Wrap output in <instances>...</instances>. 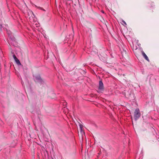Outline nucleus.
Wrapping results in <instances>:
<instances>
[{
    "label": "nucleus",
    "mask_w": 159,
    "mask_h": 159,
    "mask_svg": "<svg viewBox=\"0 0 159 159\" xmlns=\"http://www.w3.org/2000/svg\"><path fill=\"white\" fill-rule=\"evenodd\" d=\"M34 81L36 83L41 84H43L44 82L41 79L39 75H37L34 76Z\"/></svg>",
    "instance_id": "f257e3e1"
},
{
    "label": "nucleus",
    "mask_w": 159,
    "mask_h": 159,
    "mask_svg": "<svg viewBox=\"0 0 159 159\" xmlns=\"http://www.w3.org/2000/svg\"><path fill=\"white\" fill-rule=\"evenodd\" d=\"M141 114L139 108L136 109L134 113V117L135 120H137L140 117Z\"/></svg>",
    "instance_id": "f03ea898"
},
{
    "label": "nucleus",
    "mask_w": 159,
    "mask_h": 159,
    "mask_svg": "<svg viewBox=\"0 0 159 159\" xmlns=\"http://www.w3.org/2000/svg\"><path fill=\"white\" fill-rule=\"evenodd\" d=\"M104 88L103 83L102 80L99 81V85L98 87V93H102V91L104 90Z\"/></svg>",
    "instance_id": "7ed1b4c3"
},
{
    "label": "nucleus",
    "mask_w": 159,
    "mask_h": 159,
    "mask_svg": "<svg viewBox=\"0 0 159 159\" xmlns=\"http://www.w3.org/2000/svg\"><path fill=\"white\" fill-rule=\"evenodd\" d=\"M30 21L31 23H36V18L34 14L33 15V16H30L29 18ZM33 24H34V23H33Z\"/></svg>",
    "instance_id": "20e7f679"
},
{
    "label": "nucleus",
    "mask_w": 159,
    "mask_h": 159,
    "mask_svg": "<svg viewBox=\"0 0 159 159\" xmlns=\"http://www.w3.org/2000/svg\"><path fill=\"white\" fill-rule=\"evenodd\" d=\"M13 57L16 63L18 65H21L19 60H18V58H17L15 54L13 55Z\"/></svg>",
    "instance_id": "39448f33"
},
{
    "label": "nucleus",
    "mask_w": 159,
    "mask_h": 159,
    "mask_svg": "<svg viewBox=\"0 0 159 159\" xmlns=\"http://www.w3.org/2000/svg\"><path fill=\"white\" fill-rule=\"evenodd\" d=\"M142 55L143 57L147 61H149V59L147 57V56L145 54V53L143 51H142Z\"/></svg>",
    "instance_id": "423d86ee"
},
{
    "label": "nucleus",
    "mask_w": 159,
    "mask_h": 159,
    "mask_svg": "<svg viewBox=\"0 0 159 159\" xmlns=\"http://www.w3.org/2000/svg\"><path fill=\"white\" fill-rule=\"evenodd\" d=\"M28 17L29 18L30 16H33L34 15L33 12L30 10H29L27 12Z\"/></svg>",
    "instance_id": "0eeeda50"
},
{
    "label": "nucleus",
    "mask_w": 159,
    "mask_h": 159,
    "mask_svg": "<svg viewBox=\"0 0 159 159\" xmlns=\"http://www.w3.org/2000/svg\"><path fill=\"white\" fill-rule=\"evenodd\" d=\"M122 22L125 25H126V22L124 20H122Z\"/></svg>",
    "instance_id": "6e6552de"
},
{
    "label": "nucleus",
    "mask_w": 159,
    "mask_h": 159,
    "mask_svg": "<svg viewBox=\"0 0 159 159\" xmlns=\"http://www.w3.org/2000/svg\"><path fill=\"white\" fill-rule=\"evenodd\" d=\"M35 26L37 27H38V26H39V24H38V25L37 24V23H36L35 24Z\"/></svg>",
    "instance_id": "1a4fd4ad"
},
{
    "label": "nucleus",
    "mask_w": 159,
    "mask_h": 159,
    "mask_svg": "<svg viewBox=\"0 0 159 159\" xmlns=\"http://www.w3.org/2000/svg\"><path fill=\"white\" fill-rule=\"evenodd\" d=\"M7 34H9L10 33V30H7Z\"/></svg>",
    "instance_id": "9d476101"
},
{
    "label": "nucleus",
    "mask_w": 159,
    "mask_h": 159,
    "mask_svg": "<svg viewBox=\"0 0 159 159\" xmlns=\"http://www.w3.org/2000/svg\"><path fill=\"white\" fill-rule=\"evenodd\" d=\"M0 29H2V25L0 24Z\"/></svg>",
    "instance_id": "9b49d317"
},
{
    "label": "nucleus",
    "mask_w": 159,
    "mask_h": 159,
    "mask_svg": "<svg viewBox=\"0 0 159 159\" xmlns=\"http://www.w3.org/2000/svg\"><path fill=\"white\" fill-rule=\"evenodd\" d=\"M80 125V128L81 129V128H81V124H80V125Z\"/></svg>",
    "instance_id": "f8f14e48"
},
{
    "label": "nucleus",
    "mask_w": 159,
    "mask_h": 159,
    "mask_svg": "<svg viewBox=\"0 0 159 159\" xmlns=\"http://www.w3.org/2000/svg\"><path fill=\"white\" fill-rule=\"evenodd\" d=\"M39 28H38V29H35V30H39Z\"/></svg>",
    "instance_id": "ddd939ff"
},
{
    "label": "nucleus",
    "mask_w": 159,
    "mask_h": 159,
    "mask_svg": "<svg viewBox=\"0 0 159 159\" xmlns=\"http://www.w3.org/2000/svg\"><path fill=\"white\" fill-rule=\"evenodd\" d=\"M11 39L12 40H13L14 41H15V39Z\"/></svg>",
    "instance_id": "4468645a"
},
{
    "label": "nucleus",
    "mask_w": 159,
    "mask_h": 159,
    "mask_svg": "<svg viewBox=\"0 0 159 159\" xmlns=\"http://www.w3.org/2000/svg\"><path fill=\"white\" fill-rule=\"evenodd\" d=\"M7 28H6V30H7Z\"/></svg>",
    "instance_id": "2eb2a0df"
},
{
    "label": "nucleus",
    "mask_w": 159,
    "mask_h": 159,
    "mask_svg": "<svg viewBox=\"0 0 159 159\" xmlns=\"http://www.w3.org/2000/svg\"><path fill=\"white\" fill-rule=\"evenodd\" d=\"M102 12L104 13V11H102Z\"/></svg>",
    "instance_id": "dca6fc26"
},
{
    "label": "nucleus",
    "mask_w": 159,
    "mask_h": 159,
    "mask_svg": "<svg viewBox=\"0 0 159 159\" xmlns=\"http://www.w3.org/2000/svg\"><path fill=\"white\" fill-rule=\"evenodd\" d=\"M134 45L136 46V45L135 44Z\"/></svg>",
    "instance_id": "f3484780"
}]
</instances>
